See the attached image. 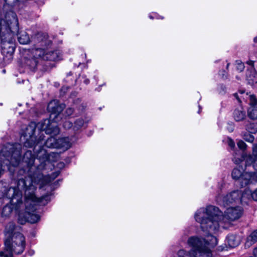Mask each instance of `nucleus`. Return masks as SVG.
Listing matches in <instances>:
<instances>
[{
	"label": "nucleus",
	"instance_id": "obj_1",
	"mask_svg": "<svg viewBox=\"0 0 257 257\" xmlns=\"http://www.w3.org/2000/svg\"><path fill=\"white\" fill-rule=\"evenodd\" d=\"M59 174L58 172L54 173L51 176H44L39 172H37L31 175L19 179L18 181V187L24 190V201L22 200V193L15 189H11L9 195H14L12 202L18 209L22 208L21 213L19 215L18 222L22 224L26 221L31 223L38 222L40 219L39 215L35 213L37 206L45 205L50 200L49 195H45L38 198L35 194L36 185L40 184V187L49 183L55 179Z\"/></svg>",
	"mask_w": 257,
	"mask_h": 257
},
{
	"label": "nucleus",
	"instance_id": "obj_2",
	"mask_svg": "<svg viewBox=\"0 0 257 257\" xmlns=\"http://www.w3.org/2000/svg\"><path fill=\"white\" fill-rule=\"evenodd\" d=\"M242 214L241 207H228L223 215L222 211L214 206H208L206 208H201L195 213L194 217L196 221L200 224V228L205 233V240L210 242V236H213L219 231L222 220L225 219L234 221L239 218ZM214 237H215L214 236Z\"/></svg>",
	"mask_w": 257,
	"mask_h": 257
},
{
	"label": "nucleus",
	"instance_id": "obj_3",
	"mask_svg": "<svg viewBox=\"0 0 257 257\" xmlns=\"http://www.w3.org/2000/svg\"><path fill=\"white\" fill-rule=\"evenodd\" d=\"M6 20L0 19V41L2 54L5 63H10L13 58L15 49V37L19 30L16 14L10 12L5 16Z\"/></svg>",
	"mask_w": 257,
	"mask_h": 257
},
{
	"label": "nucleus",
	"instance_id": "obj_4",
	"mask_svg": "<svg viewBox=\"0 0 257 257\" xmlns=\"http://www.w3.org/2000/svg\"><path fill=\"white\" fill-rule=\"evenodd\" d=\"M210 242L205 240L202 236H192L188 238L187 244L191 247L189 251L184 249L178 251V257H212L211 248L217 244L216 237L210 236Z\"/></svg>",
	"mask_w": 257,
	"mask_h": 257
},
{
	"label": "nucleus",
	"instance_id": "obj_5",
	"mask_svg": "<svg viewBox=\"0 0 257 257\" xmlns=\"http://www.w3.org/2000/svg\"><path fill=\"white\" fill-rule=\"evenodd\" d=\"M36 127L41 131H45L47 134L57 135L60 132L57 124L55 123L51 122L50 119H45L39 122L37 124L32 122L26 127L25 132L21 137L22 141L23 139L25 141L24 142L25 146L31 148L40 143L41 139L37 140L34 136Z\"/></svg>",
	"mask_w": 257,
	"mask_h": 257
},
{
	"label": "nucleus",
	"instance_id": "obj_6",
	"mask_svg": "<svg viewBox=\"0 0 257 257\" xmlns=\"http://www.w3.org/2000/svg\"><path fill=\"white\" fill-rule=\"evenodd\" d=\"M5 246L3 251L8 253L10 255L13 253L21 254L25 248V238L21 233H15L12 239L6 238Z\"/></svg>",
	"mask_w": 257,
	"mask_h": 257
},
{
	"label": "nucleus",
	"instance_id": "obj_7",
	"mask_svg": "<svg viewBox=\"0 0 257 257\" xmlns=\"http://www.w3.org/2000/svg\"><path fill=\"white\" fill-rule=\"evenodd\" d=\"M250 191L246 190L242 192L240 190L232 191L223 196H217L216 201L220 205L226 207L233 203L241 202L245 201L244 197L246 194H249Z\"/></svg>",
	"mask_w": 257,
	"mask_h": 257
},
{
	"label": "nucleus",
	"instance_id": "obj_8",
	"mask_svg": "<svg viewBox=\"0 0 257 257\" xmlns=\"http://www.w3.org/2000/svg\"><path fill=\"white\" fill-rule=\"evenodd\" d=\"M240 152L238 151L233 155V162L238 164L244 160L246 166L252 165L254 170L257 172V144L253 145L252 156L247 155L244 153H242L240 156Z\"/></svg>",
	"mask_w": 257,
	"mask_h": 257
},
{
	"label": "nucleus",
	"instance_id": "obj_9",
	"mask_svg": "<svg viewBox=\"0 0 257 257\" xmlns=\"http://www.w3.org/2000/svg\"><path fill=\"white\" fill-rule=\"evenodd\" d=\"M36 56L46 61L51 62L60 59L61 53L59 50L47 51L43 48H37L33 52Z\"/></svg>",
	"mask_w": 257,
	"mask_h": 257
},
{
	"label": "nucleus",
	"instance_id": "obj_10",
	"mask_svg": "<svg viewBox=\"0 0 257 257\" xmlns=\"http://www.w3.org/2000/svg\"><path fill=\"white\" fill-rule=\"evenodd\" d=\"M11 189H15L16 190H19L18 191L22 193V196L23 197V193H24V190L22 189H19L18 187V183H17L16 187L10 188L8 190L6 194V196L7 197L10 198L11 199V204H7L5 206L3 209L2 215L4 217H8L12 213V211L14 209L18 213V215L20 213H21L22 208H20L18 209H16L15 205L13 204L12 202V199L14 196V195H11V196L9 195V191Z\"/></svg>",
	"mask_w": 257,
	"mask_h": 257
},
{
	"label": "nucleus",
	"instance_id": "obj_11",
	"mask_svg": "<svg viewBox=\"0 0 257 257\" xmlns=\"http://www.w3.org/2000/svg\"><path fill=\"white\" fill-rule=\"evenodd\" d=\"M249 105L247 110L248 116L251 119H257V98L253 95H250Z\"/></svg>",
	"mask_w": 257,
	"mask_h": 257
},
{
	"label": "nucleus",
	"instance_id": "obj_12",
	"mask_svg": "<svg viewBox=\"0 0 257 257\" xmlns=\"http://www.w3.org/2000/svg\"><path fill=\"white\" fill-rule=\"evenodd\" d=\"M65 107L64 104H60L57 100H53L50 102L48 105L47 109L51 114H59Z\"/></svg>",
	"mask_w": 257,
	"mask_h": 257
},
{
	"label": "nucleus",
	"instance_id": "obj_13",
	"mask_svg": "<svg viewBox=\"0 0 257 257\" xmlns=\"http://www.w3.org/2000/svg\"><path fill=\"white\" fill-rule=\"evenodd\" d=\"M34 54V57L27 58L25 61V69L31 72H34L37 68H39V65L40 63L41 58L35 55Z\"/></svg>",
	"mask_w": 257,
	"mask_h": 257
},
{
	"label": "nucleus",
	"instance_id": "obj_14",
	"mask_svg": "<svg viewBox=\"0 0 257 257\" xmlns=\"http://www.w3.org/2000/svg\"><path fill=\"white\" fill-rule=\"evenodd\" d=\"M34 156L31 151H27L23 158V163H25L30 170H33Z\"/></svg>",
	"mask_w": 257,
	"mask_h": 257
},
{
	"label": "nucleus",
	"instance_id": "obj_15",
	"mask_svg": "<svg viewBox=\"0 0 257 257\" xmlns=\"http://www.w3.org/2000/svg\"><path fill=\"white\" fill-rule=\"evenodd\" d=\"M36 37L37 41L39 43H40V45L42 47L47 48L52 44V41L49 39L47 34L38 33L37 34Z\"/></svg>",
	"mask_w": 257,
	"mask_h": 257
},
{
	"label": "nucleus",
	"instance_id": "obj_16",
	"mask_svg": "<svg viewBox=\"0 0 257 257\" xmlns=\"http://www.w3.org/2000/svg\"><path fill=\"white\" fill-rule=\"evenodd\" d=\"M226 240L228 246L231 247H235L240 243V238L236 234H230L227 236Z\"/></svg>",
	"mask_w": 257,
	"mask_h": 257
},
{
	"label": "nucleus",
	"instance_id": "obj_17",
	"mask_svg": "<svg viewBox=\"0 0 257 257\" xmlns=\"http://www.w3.org/2000/svg\"><path fill=\"white\" fill-rule=\"evenodd\" d=\"M57 148L67 150L71 146V143L68 138H62L57 140Z\"/></svg>",
	"mask_w": 257,
	"mask_h": 257
},
{
	"label": "nucleus",
	"instance_id": "obj_18",
	"mask_svg": "<svg viewBox=\"0 0 257 257\" xmlns=\"http://www.w3.org/2000/svg\"><path fill=\"white\" fill-rule=\"evenodd\" d=\"M16 229L15 225L13 222L9 223L6 225L5 231L6 238H10L11 239L15 233H20L19 232L15 231Z\"/></svg>",
	"mask_w": 257,
	"mask_h": 257
},
{
	"label": "nucleus",
	"instance_id": "obj_19",
	"mask_svg": "<svg viewBox=\"0 0 257 257\" xmlns=\"http://www.w3.org/2000/svg\"><path fill=\"white\" fill-rule=\"evenodd\" d=\"M233 117L236 121H243L246 117L245 111L241 107L235 109L233 113Z\"/></svg>",
	"mask_w": 257,
	"mask_h": 257
},
{
	"label": "nucleus",
	"instance_id": "obj_20",
	"mask_svg": "<svg viewBox=\"0 0 257 257\" xmlns=\"http://www.w3.org/2000/svg\"><path fill=\"white\" fill-rule=\"evenodd\" d=\"M253 177V173L250 172H244L242 173L240 177L241 185L242 186L247 185L251 183V180Z\"/></svg>",
	"mask_w": 257,
	"mask_h": 257
},
{
	"label": "nucleus",
	"instance_id": "obj_21",
	"mask_svg": "<svg viewBox=\"0 0 257 257\" xmlns=\"http://www.w3.org/2000/svg\"><path fill=\"white\" fill-rule=\"evenodd\" d=\"M54 66L53 63L49 62L41 58L40 63L39 65V69L42 72H47L50 71Z\"/></svg>",
	"mask_w": 257,
	"mask_h": 257
},
{
	"label": "nucleus",
	"instance_id": "obj_22",
	"mask_svg": "<svg viewBox=\"0 0 257 257\" xmlns=\"http://www.w3.org/2000/svg\"><path fill=\"white\" fill-rule=\"evenodd\" d=\"M20 152L19 151H15L12 154L11 160L9 161L10 165L14 167L18 166L21 161Z\"/></svg>",
	"mask_w": 257,
	"mask_h": 257
},
{
	"label": "nucleus",
	"instance_id": "obj_23",
	"mask_svg": "<svg viewBox=\"0 0 257 257\" xmlns=\"http://www.w3.org/2000/svg\"><path fill=\"white\" fill-rule=\"evenodd\" d=\"M257 241V229L252 231L247 237L245 246L249 247Z\"/></svg>",
	"mask_w": 257,
	"mask_h": 257
},
{
	"label": "nucleus",
	"instance_id": "obj_24",
	"mask_svg": "<svg viewBox=\"0 0 257 257\" xmlns=\"http://www.w3.org/2000/svg\"><path fill=\"white\" fill-rule=\"evenodd\" d=\"M16 35L18 36V39L20 44H27L30 42V37L25 32L19 33V31Z\"/></svg>",
	"mask_w": 257,
	"mask_h": 257
},
{
	"label": "nucleus",
	"instance_id": "obj_25",
	"mask_svg": "<svg viewBox=\"0 0 257 257\" xmlns=\"http://www.w3.org/2000/svg\"><path fill=\"white\" fill-rule=\"evenodd\" d=\"M254 61L252 60H249L246 62V64L250 65L251 67L250 69H247L246 70V76L247 77L252 79L251 76L254 77L255 75V71L254 66Z\"/></svg>",
	"mask_w": 257,
	"mask_h": 257
},
{
	"label": "nucleus",
	"instance_id": "obj_26",
	"mask_svg": "<svg viewBox=\"0 0 257 257\" xmlns=\"http://www.w3.org/2000/svg\"><path fill=\"white\" fill-rule=\"evenodd\" d=\"M57 140L55 137H50L45 142V146L49 148H57Z\"/></svg>",
	"mask_w": 257,
	"mask_h": 257
},
{
	"label": "nucleus",
	"instance_id": "obj_27",
	"mask_svg": "<svg viewBox=\"0 0 257 257\" xmlns=\"http://www.w3.org/2000/svg\"><path fill=\"white\" fill-rule=\"evenodd\" d=\"M243 173V169H239L238 168H234L232 172V177L235 180L239 179Z\"/></svg>",
	"mask_w": 257,
	"mask_h": 257
},
{
	"label": "nucleus",
	"instance_id": "obj_28",
	"mask_svg": "<svg viewBox=\"0 0 257 257\" xmlns=\"http://www.w3.org/2000/svg\"><path fill=\"white\" fill-rule=\"evenodd\" d=\"M84 124V121L82 118L77 119L74 122V124L73 127L74 131H78L81 128Z\"/></svg>",
	"mask_w": 257,
	"mask_h": 257
},
{
	"label": "nucleus",
	"instance_id": "obj_29",
	"mask_svg": "<svg viewBox=\"0 0 257 257\" xmlns=\"http://www.w3.org/2000/svg\"><path fill=\"white\" fill-rule=\"evenodd\" d=\"M246 130L251 134H255L257 132V123H249L246 126Z\"/></svg>",
	"mask_w": 257,
	"mask_h": 257
},
{
	"label": "nucleus",
	"instance_id": "obj_30",
	"mask_svg": "<svg viewBox=\"0 0 257 257\" xmlns=\"http://www.w3.org/2000/svg\"><path fill=\"white\" fill-rule=\"evenodd\" d=\"M236 69L239 72H242L245 68L244 63L240 60H237L235 62Z\"/></svg>",
	"mask_w": 257,
	"mask_h": 257
},
{
	"label": "nucleus",
	"instance_id": "obj_31",
	"mask_svg": "<svg viewBox=\"0 0 257 257\" xmlns=\"http://www.w3.org/2000/svg\"><path fill=\"white\" fill-rule=\"evenodd\" d=\"M246 190H248V189H245L244 192H245ZM248 191H250V193L246 194V195L244 197V199L246 198H247L248 195L251 194V196L253 200H254V201H257V188L255 190H254L252 192H251V191L249 190Z\"/></svg>",
	"mask_w": 257,
	"mask_h": 257
},
{
	"label": "nucleus",
	"instance_id": "obj_32",
	"mask_svg": "<svg viewBox=\"0 0 257 257\" xmlns=\"http://www.w3.org/2000/svg\"><path fill=\"white\" fill-rule=\"evenodd\" d=\"M243 139L245 141L251 143L254 140V137L250 134H244L243 136Z\"/></svg>",
	"mask_w": 257,
	"mask_h": 257
},
{
	"label": "nucleus",
	"instance_id": "obj_33",
	"mask_svg": "<svg viewBox=\"0 0 257 257\" xmlns=\"http://www.w3.org/2000/svg\"><path fill=\"white\" fill-rule=\"evenodd\" d=\"M237 145L240 149L242 150H245L246 148V144L243 141H242L241 140L237 142Z\"/></svg>",
	"mask_w": 257,
	"mask_h": 257
},
{
	"label": "nucleus",
	"instance_id": "obj_34",
	"mask_svg": "<svg viewBox=\"0 0 257 257\" xmlns=\"http://www.w3.org/2000/svg\"><path fill=\"white\" fill-rule=\"evenodd\" d=\"M6 4L11 6H16L19 2V0H5Z\"/></svg>",
	"mask_w": 257,
	"mask_h": 257
},
{
	"label": "nucleus",
	"instance_id": "obj_35",
	"mask_svg": "<svg viewBox=\"0 0 257 257\" xmlns=\"http://www.w3.org/2000/svg\"><path fill=\"white\" fill-rule=\"evenodd\" d=\"M63 126L66 129H69L73 127L72 123L69 120H66L63 123Z\"/></svg>",
	"mask_w": 257,
	"mask_h": 257
},
{
	"label": "nucleus",
	"instance_id": "obj_36",
	"mask_svg": "<svg viewBox=\"0 0 257 257\" xmlns=\"http://www.w3.org/2000/svg\"><path fill=\"white\" fill-rule=\"evenodd\" d=\"M74 111V108L69 107L66 110V113L68 116H70L73 114Z\"/></svg>",
	"mask_w": 257,
	"mask_h": 257
},
{
	"label": "nucleus",
	"instance_id": "obj_37",
	"mask_svg": "<svg viewBox=\"0 0 257 257\" xmlns=\"http://www.w3.org/2000/svg\"><path fill=\"white\" fill-rule=\"evenodd\" d=\"M228 146L231 148H233L235 147L234 142L230 139H229L228 140Z\"/></svg>",
	"mask_w": 257,
	"mask_h": 257
},
{
	"label": "nucleus",
	"instance_id": "obj_38",
	"mask_svg": "<svg viewBox=\"0 0 257 257\" xmlns=\"http://www.w3.org/2000/svg\"><path fill=\"white\" fill-rule=\"evenodd\" d=\"M226 74L227 73H226V71L224 70L220 71L219 72V75L222 76L221 78H222V79H224L226 77Z\"/></svg>",
	"mask_w": 257,
	"mask_h": 257
},
{
	"label": "nucleus",
	"instance_id": "obj_39",
	"mask_svg": "<svg viewBox=\"0 0 257 257\" xmlns=\"http://www.w3.org/2000/svg\"><path fill=\"white\" fill-rule=\"evenodd\" d=\"M12 255H10L8 253L5 252V251H0V257H11Z\"/></svg>",
	"mask_w": 257,
	"mask_h": 257
},
{
	"label": "nucleus",
	"instance_id": "obj_40",
	"mask_svg": "<svg viewBox=\"0 0 257 257\" xmlns=\"http://www.w3.org/2000/svg\"><path fill=\"white\" fill-rule=\"evenodd\" d=\"M234 96L236 98V99L238 100L239 102H241L240 98L238 96L237 93L233 94Z\"/></svg>",
	"mask_w": 257,
	"mask_h": 257
},
{
	"label": "nucleus",
	"instance_id": "obj_41",
	"mask_svg": "<svg viewBox=\"0 0 257 257\" xmlns=\"http://www.w3.org/2000/svg\"><path fill=\"white\" fill-rule=\"evenodd\" d=\"M228 130H229V131L230 132H232V131H233V126L232 125H231V126H230V128H229L228 129Z\"/></svg>",
	"mask_w": 257,
	"mask_h": 257
},
{
	"label": "nucleus",
	"instance_id": "obj_42",
	"mask_svg": "<svg viewBox=\"0 0 257 257\" xmlns=\"http://www.w3.org/2000/svg\"><path fill=\"white\" fill-rule=\"evenodd\" d=\"M253 41L254 43H257V37H255L253 39Z\"/></svg>",
	"mask_w": 257,
	"mask_h": 257
},
{
	"label": "nucleus",
	"instance_id": "obj_43",
	"mask_svg": "<svg viewBox=\"0 0 257 257\" xmlns=\"http://www.w3.org/2000/svg\"><path fill=\"white\" fill-rule=\"evenodd\" d=\"M60 165V167H63L64 166V163H60L59 164Z\"/></svg>",
	"mask_w": 257,
	"mask_h": 257
},
{
	"label": "nucleus",
	"instance_id": "obj_44",
	"mask_svg": "<svg viewBox=\"0 0 257 257\" xmlns=\"http://www.w3.org/2000/svg\"><path fill=\"white\" fill-rule=\"evenodd\" d=\"M67 88H65V87H62V89H61V91H65V90H67Z\"/></svg>",
	"mask_w": 257,
	"mask_h": 257
},
{
	"label": "nucleus",
	"instance_id": "obj_45",
	"mask_svg": "<svg viewBox=\"0 0 257 257\" xmlns=\"http://www.w3.org/2000/svg\"><path fill=\"white\" fill-rule=\"evenodd\" d=\"M229 65H230V63H227V65H226V69H228L229 66Z\"/></svg>",
	"mask_w": 257,
	"mask_h": 257
},
{
	"label": "nucleus",
	"instance_id": "obj_46",
	"mask_svg": "<svg viewBox=\"0 0 257 257\" xmlns=\"http://www.w3.org/2000/svg\"><path fill=\"white\" fill-rule=\"evenodd\" d=\"M72 74V72H70L67 75H71Z\"/></svg>",
	"mask_w": 257,
	"mask_h": 257
},
{
	"label": "nucleus",
	"instance_id": "obj_47",
	"mask_svg": "<svg viewBox=\"0 0 257 257\" xmlns=\"http://www.w3.org/2000/svg\"><path fill=\"white\" fill-rule=\"evenodd\" d=\"M199 110H200V109H201L200 106H199ZM199 111H200V110H199Z\"/></svg>",
	"mask_w": 257,
	"mask_h": 257
},
{
	"label": "nucleus",
	"instance_id": "obj_48",
	"mask_svg": "<svg viewBox=\"0 0 257 257\" xmlns=\"http://www.w3.org/2000/svg\"><path fill=\"white\" fill-rule=\"evenodd\" d=\"M8 169H9V170H10V168L9 167H8Z\"/></svg>",
	"mask_w": 257,
	"mask_h": 257
}]
</instances>
